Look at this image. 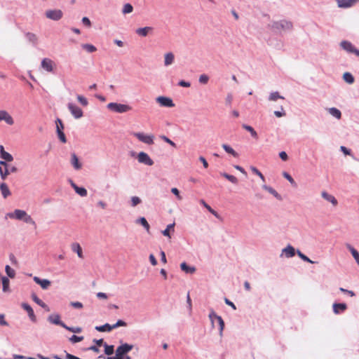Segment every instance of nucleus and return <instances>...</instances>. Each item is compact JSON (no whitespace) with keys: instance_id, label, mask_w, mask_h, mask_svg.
<instances>
[{"instance_id":"nucleus-1","label":"nucleus","mask_w":359,"mask_h":359,"mask_svg":"<svg viewBox=\"0 0 359 359\" xmlns=\"http://www.w3.org/2000/svg\"><path fill=\"white\" fill-rule=\"evenodd\" d=\"M209 318L211 321L212 326L215 325V322L218 324L219 326V334L220 337L223 335V331L224 329V321L220 316H218L213 310H212L209 313Z\"/></svg>"},{"instance_id":"nucleus-2","label":"nucleus","mask_w":359,"mask_h":359,"mask_svg":"<svg viewBox=\"0 0 359 359\" xmlns=\"http://www.w3.org/2000/svg\"><path fill=\"white\" fill-rule=\"evenodd\" d=\"M271 29L273 31H287V30H291L293 27L292 22L286 20H282L279 21H274L273 22L272 25H271Z\"/></svg>"},{"instance_id":"nucleus-3","label":"nucleus","mask_w":359,"mask_h":359,"mask_svg":"<svg viewBox=\"0 0 359 359\" xmlns=\"http://www.w3.org/2000/svg\"><path fill=\"white\" fill-rule=\"evenodd\" d=\"M107 107L108 109L119 114L126 113L132 109L128 104L118 102H110L107 104Z\"/></svg>"},{"instance_id":"nucleus-4","label":"nucleus","mask_w":359,"mask_h":359,"mask_svg":"<svg viewBox=\"0 0 359 359\" xmlns=\"http://www.w3.org/2000/svg\"><path fill=\"white\" fill-rule=\"evenodd\" d=\"M340 47L348 53H352L359 57V49L349 41L343 40L340 43Z\"/></svg>"},{"instance_id":"nucleus-5","label":"nucleus","mask_w":359,"mask_h":359,"mask_svg":"<svg viewBox=\"0 0 359 359\" xmlns=\"http://www.w3.org/2000/svg\"><path fill=\"white\" fill-rule=\"evenodd\" d=\"M133 345L128 343H122L119 345L116 350V354L119 358H123L128 355V353L133 349Z\"/></svg>"},{"instance_id":"nucleus-6","label":"nucleus","mask_w":359,"mask_h":359,"mask_svg":"<svg viewBox=\"0 0 359 359\" xmlns=\"http://www.w3.org/2000/svg\"><path fill=\"white\" fill-rule=\"evenodd\" d=\"M67 108L69 110L71 114L76 119L81 118L83 116L82 109L74 103L69 102L67 104Z\"/></svg>"},{"instance_id":"nucleus-7","label":"nucleus","mask_w":359,"mask_h":359,"mask_svg":"<svg viewBox=\"0 0 359 359\" xmlns=\"http://www.w3.org/2000/svg\"><path fill=\"white\" fill-rule=\"evenodd\" d=\"M45 15L48 19L58 21L62 18L63 13L60 9L47 10L45 13Z\"/></svg>"},{"instance_id":"nucleus-8","label":"nucleus","mask_w":359,"mask_h":359,"mask_svg":"<svg viewBox=\"0 0 359 359\" xmlns=\"http://www.w3.org/2000/svg\"><path fill=\"white\" fill-rule=\"evenodd\" d=\"M137 158L138 162L146 165H153L154 162L150 156L144 151H140L137 154Z\"/></svg>"},{"instance_id":"nucleus-9","label":"nucleus","mask_w":359,"mask_h":359,"mask_svg":"<svg viewBox=\"0 0 359 359\" xmlns=\"http://www.w3.org/2000/svg\"><path fill=\"white\" fill-rule=\"evenodd\" d=\"M135 137H136L140 142L145 143L147 144H154V135L144 134V133H135L134 134Z\"/></svg>"},{"instance_id":"nucleus-10","label":"nucleus","mask_w":359,"mask_h":359,"mask_svg":"<svg viewBox=\"0 0 359 359\" xmlns=\"http://www.w3.org/2000/svg\"><path fill=\"white\" fill-rule=\"evenodd\" d=\"M6 216L11 219L22 221L25 216H27V212L23 210L15 209L13 212L7 213Z\"/></svg>"},{"instance_id":"nucleus-11","label":"nucleus","mask_w":359,"mask_h":359,"mask_svg":"<svg viewBox=\"0 0 359 359\" xmlns=\"http://www.w3.org/2000/svg\"><path fill=\"white\" fill-rule=\"evenodd\" d=\"M156 102L161 106L165 107H173L175 103L172 100L168 97L158 96L156 98Z\"/></svg>"},{"instance_id":"nucleus-12","label":"nucleus","mask_w":359,"mask_h":359,"mask_svg":"<svg viewBox=\"0 0 359 359\" xmlns=\"http://www.w3.org/2000/svg\"><path fill=\"white\" fill-rule=\"evenodd\" d=\"M21 307L27 313V315L30 320L33 323H36L37 319L32 306L26 302L21 304Z\"/></svg>"},{"instance_id":"nucleus-13","label":"nucleus","mask_w":359,"mask_h":359,"mask_svg":"<svg viewBox=\"0 0 359 359\" xmlns=\"http://www.w3.org/2000/svg\"><path fill=\"white\" fill-rule=\"evenodd\" d=\"M47 320L51 324L59 325L62 327H64L65 325V323L61 320L60 315L58 313H53L48 316Z\"/></svg>"},{"instance_id":"nucleus-14","label":"nucleus","mask_w":359,"mask_h":359,"mask_svg":"<svg viewBox=\"0 0 359 359\" xmlns=\"http://www.w3.org/2000/svg\"><path fill=\"white\" fill-rule=\"evenodd\" d=\"M347 309V304L344 302H334L332 304L333 313L336 315L344 313Z\"/></svg>"},{"instance_id":"nucleus-15","label":"nucleus","mask_w":359,"mask_h":359,"mask_svg":"<svg viewBox=\"0 0 359 359\" xmlns=\"http://www.w3.org/2000/svg\"><path fill=\"white\" fill-rule=\"evenodd\" d=\"M295 254H297V250L295 248L291 245L290 244H288L285 248H284L282 250V253L280 254V257H283L284 255L285 257L287 258H291L293 257Z\"/></svg>"},{"instance_id":"nucleus-16","label":"nucleus","mask_w":359,"mask_h":359,"mask_svg":"<svg viewBox=\"0 0 359 359\" xmlns=\"http://www.w3.org/2000/svg\"><path fill=\"white\" fill-rule=\"evenodd\" d=\"M8 162L4 160L0 161V177L2 180H5L8 176Z\"/></svg>"},{"instance_id":"nucleus-17","label":"nucleus","mask_w":359,"mask_h":359,"mask_svg":"<svg viewBox=\"0 0 359 359\" xmlns=\"http://www.w3.org/2000/svg\"><path fill=\"white\" fill-rule=\"evenodd\" d=\"M34 281L39 285L43 290H47L51 285V282L48 279H42L39 277L34 276Z\"/></svg>"},{"instance_id":"nucleus-18","label":"nucleus","mask_w":359,"mask_h":359,"mask_svg":"<svg viewBox=\"0 0 359 359\" xmlns=\"http://www.w3.org/2000/svg\"><path fill=\"white\" fill-rule=\"evenodd\" d=\"M70 163L73 168L76 170H80L82 168V163L74 152L71 154Z\"/></svg>"},{"instance_id":"nucleus-19","label":"nucleus","mask_w":359,"mask_h":359,"mask_svg":"<svg viewBox=\"0 0 359 359\" xmlns=\"http://www.w3.org/2000/svg\"><path fill=\"white\" fill-rule=\"evenodd\" d=\"M53 61L49 58H43L41 60V67L47 71L48 72H52L53 70Z\"/></svg>"},{"instance_id":"nucleus-20","label":"nucleus","mask_w":359,"mask_h":359,"mask_svg":"<svg viewBox=\"0 0 359 359\" xmlns=\"http://www.w3.org/2000/svg\"><path fill=\"white\" fill-rule=\"evenodd\" d=\"M4 121L8 125H13L14 123L12 116L4 110L0 111V121Z\"/></svg>"},{"instance_id":"nucleus-21","label":"nucleus","mask_w":359,"mask_h":359,"mask_svg":"<svg viewBox=\"0 0 359 359\" xmlns=\"http://www.w3.org/2000/svg\"><path fill=\"white\" fill-rule=\"evenodd\" d=\"M0 158L8 163L13 161V156L10 153L5 151L3 145H0Z\"/></svg>"},{"instance_id":"nucleus-22","label":"nucleus","mask_w":359,"mask_h":359,"mask_svg":"<svg viewBox=\"0 0 359 359\" xmlns=\"http://www.w3.org/2000/svg\"><path fill=\"white\" fill-rule=\"evenodd\" d=\"M338 7L348 8L354 5L357 0H337Z\"/></svg>"},{"instance_id":"nucleus-23","label":"nucleus","mask_w":359,"mask_h":359,"mask_svg":"<svg viewBox=\"0 0 359 359\" xmlns=\"http://www.w3.org/2000/svg\"><path fill=\"white\" fill-rule=\"evenodd\" d=\"M321 196L325 200L330 202L334 206H336L338 204V201L336 198L334 196L328 194L327 191H323L321 193Z\"/></svg>"},{"instance_id":"nucleus-24","label":"nucleus","mask_w":359,"mask_h":359,"mask_svg":"<svg viewBox=\"0 0 359 359\" xmlns=\"http://www.w3.org/2000/svg\"><path fill=\"white\" fill-rule=\"evenodd\" d=\"M180 269L182 271L188 274H192L196 271V268L194 266L188 265L185 262L180 264Z\"/></svg>"},{"instance_id":"nucleus-25","label":"nucleus","mask_w":359,"mask_h":359,"mask_svg":"<svg viewBox=\"0 0 359 359\" xmlns=\"http://www.w3.org/2000/svg\"><path fill=\"white\" fill-rule=\"evenodd\" d=\"M262 189L272 194L276 199L282 201V196L273 188L266 184L262 186Z\"/></svg>"},{"instance_id":"nucleus-26","label":"nucleus","mask_w":359,"mask_h":359,"mask_svg":"<svg viewBox=\"0 0 359 359\" xmlns=\"http://www.w3.org/2000/svg\"><path fill=\"white\" fill-rule=\"evenodd\" d=\"M153 30L151 27H140L135 30V33L141 36H147L149 32Z\"/></svg>"},{"instance_id":"nucleus-27","label":"nucleus","mask_w":359,"mask_h":359,"mask_svg":"<svg viewBox=\"0 0 359 359\" xmlns=\"http://www.w3.org/2000/svg\"><path fill=\"white\" fill-rule=\"evenodd\" d=\"M1 280L2 282V290L4 292L10 291V280L8 277L1 276Z\"/></svg>"},{"instance_id":"nucleus-28","label":"nucleus","mask_w":359,"mask_h":359,"mask_svg":"<svg viewBox=\"0 0 359 359\" xmlns=\"http://www.w3.org/2000/svg\"><path fill=\"white\" fill-rule=\"evenodd\" d=\"M0 190L4 198H7L8 196L11 194V192L10 191L7 184L5 182H2L0 184Z\"/></svg>"},{"instance_id":"nucleus-29","label":"nucleus","mask_w":359,"mask_h":359,"mask_svg":"<svg viewBox=\"0 0 359 359\" xmlns=\"http://www.w3.org/2000/svg\"><path fill=\"white\" fill-rule=\"evenodd\" d=\"M222 147L227 154H231L235 158H238L239 156L238 153L236 152L230 145L223 144Z\"/></svg>"},{"instance_id":"nucleus-30","label":"nucleus","mask_w":359,"mask_h":359,"mask_svg":"<svg viewBox=\"0 0 359 359\" xmlns=\"http://www.w3.org/2000/svg\"><path fill=\"white\" fill-rule=\"evenodd\" d=\"M346 248L348 249L350 252L351 253L352 256L355 259L356 263L359 265V252L358 251L355 249L351 245L346 244Z\"/></svg>"},{"instance_id":"nucleus-31","label":"nucleus","mask_w":359,"mask_h":359,"mask_svg":"<svg viewBox=\"0 0 359 359\" xmlns=\"http://www.w3.org/2000/svg\"><path fill=\"white\" fill-rule=\"evenodd\" d=\"M95 330L97 332H109L112 330L111 325L109 323H105L102 325H97L95 327Z\"/></svg>"},{"instance_id":"nucleus-32","label":"nucleus","mask_w":359,"mask_h":359,"mask_svg":"<svg viewBox=\"0 0 359 359\" xmlns=\"http://www.w3.org/2000/svg\"><path fill=\"white\" fill-rule=\"evenodd\" d=\"M25 37L27 41L33 44V46H36L38 42V38L36 35L32 32H26Z\"/></svg>"},{"instance_id":"nucleus-33","label":"nucleus","mask_w":359,"mask_h":359,"mask_svg":"<svg viewBox=\"0 0 359 359\" xmlns=\"http://www.w3.org/2000/svg\"><path fill=\"white\" fill-rule=\"evenodd\" d=\"M175 60V55L172 53L169 52L165 55L164 65L165 66H169L172 65Z\"/></svg>"},{"instance_id":"nucleus-34","label":"nucleus","mask_w":359,"mask_h":359,"mask_svg":"<svg viewBox=\"0 0 359 359\" xmlns=\"http://www.w3.org/2000/svg\"><path fill=\"white\" fill-rule=\"evenodd\" d=\"M72 250L73 252H76L79 257H83V251L81 245L78 243H74L72 245Z\"/></svg>"},{"instance_id":"nucleus-35","label":"nucleus","mask_w":359,"mask_h":359,"mask_svg":"<svg viewBox=\"0 0 359 359\" xmlns=\"http://www.w3.org/2000/svg\"><path fill=\"white\" fill-rule=\"evenodd\" d=\"M242 127H243V128H244L245 130L248 131L253 138H255V139L258 138L257 133L255 131V130L251 126H249L248 124L243 123L242 125Z\"/></svg>"},{"instance_id":"nucleus-36","label":"nucleus","mask_w":359,"mask_h":359,"mask_svg":"<svg viewBox=\"0 0 359 359\" xmlns=\"http://www.w3.org/2000/svg\"><path fill=\"white\" fill-rule=\"evenodd\" d=\"M175 223L173 222L172 224H170L167 226L166 229H164L163 231H162V234L164 236H166V237H168V238H170L171 236H170V231H175Z\"/></svg>"},{"instance_id":"nucleus-37","label":"nucleus","mask_w":359,"mask_h":359,"mask_svg":"<svg viewBox=\"0 0 359 359\" xmlns=\"http://www.w3.org/2000/svg\"><path fill=\"white\" fill-rule=\"evenodd\" d=\"M328 111L332 116H334L337 119H340L341 118V111L336 107L329 108Z\"/></svg>"},{"instance_id":"nucleus-38","label":"nucleus","mask_w":359,"mask_h":359,"mask_svg":"<svg viewBox=\"0 0 359 359\" xmlns=\"http://www.w3.org/2000/svg\"><path fill=\"white\" fill-rule=\"evenodd\" d=\"M137 223L142 225L147 232H149L150 226L145 217H140L137 219Z\"/></svg>"},{"instance_id":"nucleus-39","label":"nucleus","mask_w":359,"mask_h":359,"mask_svg":"<svg viewBox=\"0 0 359 359\" xmlns=\"http://www.w3.org/2000/svg\"><path fill=\"white\" fill-rule=\"evenodd\" d=\"M220 175L224 177V178H226V180H228L229 182H231V183L234 184H238V179L232 175H230V174H228L227 172H220Z\"/></svg>"},{"instance_id":"nucleus-40","label":"nucleus","mask_w":359,"mask_h":359,"mask_svg":"<svg viewBox=\"0 0 359 359\" xmlns=\"http://www.w3.org/2000/svg\"><path fill=\"white\" fill-rule=\"evenodd\" d=\"M342 77H343V79L344 80V81L348 84H352L355 81V79H354V76H353V74L348 72L344 73Z\"/></svg>"},{"instance_id":"nucleus-41","label":"nucleus","mask_w":359,"mask_h":359,"mask_svg":"<svg viewBox=\"0 0 359 359\" xmlns=\"http://www.w3.org/2000/svg\"><path fill=\"white\" fill-rule=\"evenodd\" d=\"M103 347L104 348V354L107 355H111L114 352V346L109 345L106 342L104 343Z\"/></svg>"},{"instance_id":"nucleus-42","label":"nucleus","mask_w":359,"mask_h":359,"mask_svg":"<svg viewBox=\"0 0 359 359\" xmlns=\"http://www.w3.org/2000/svg\"><path fill=\"white\" fill-rule=\"evenodd\" d=\"M5 272L7 275L6 277L8 278H14L15 276V270L11 268L9 265H6L5 266Z\"/></svg>"},{"instance_id":"nucleus-43","label":"nucleus","mask_w":359,"mask_h":359,"mask_svg":"<svg viewBox=\"0 0 359 359\" xmlns=\"http://www.w3.org/2000/svg\"><path fill=\"white\" fill-rule=\"evenodd\" d=\"M75 191V192L79 194V196H82V197H84V196H86L87 194H88V191L86 190V189L83 187H76L75 189H74Z\"/></svg>"},{"instance_id":"nucleus-44","label":"nucleus","mask_w":359,"mask_h":359,"mask_svg":"<svg viewBox=\"0 0 359 359\" xmlns=\"http://www.w3.org/2000/svg\"><path fill=\"white\" fill-rule=\"evenodd\" d=\"M81 47L83 49L86 50L88 53H94L97 50L94 45L90 43H83L81 45Z\"/></svg>"},{"instance_id":"nucleus-45","label":"nucleus","mask_w":359,"mask_h":359,"mask_svg":"<svg viewBox=\"0 0 359 359\" xmlns=\"http://www.w3.org/2000/svg\"><path fill=\"white\" fill-rule=\"evenodd\" d=\"M297 255L304 262H306L308 263H311V264L316 263L315 262L312 261L309 257H307L306 255H304L303 252H302L299 250H297Z\"/></svg>"},{"instance_id":"nucleus-46","label":"nucleus","mask_w":359,"mask_h":359,"mask_svg":"<svg viewBox=\"0 0 359 359\" xmlns=\"http://www.w3.org/2000/svg\"><path fill=\"white\" fill-rule=\"evenodd\" d=\"M278 99H284V97L281 96L278 91L272 92L270 93L269 100L276 101Z\"/></svg>"},{"instance_id":"nucleus-47","label":"nucleus","mask_w":359,"mask_h":359,"mask_svg":"<svg viewBox=\"0 0 359 359\" xmlns=\"http://www.w3.org/2000/svg\"><path fill=\"white\" fill-rule=\"evenodd\" d=\"M63 328L74 333H80L82 332V328L80 327H69L66 324Z\"/></svg>"},{"instance_id":"nucleus-48","label":"nucleus","mask_w":359,"mask_h":359,"mask_svg":"<svg viewBox=\"0 0 359 359\" xmlns=\"http://www.w3.org/2000/svg\"><path fill=\"white\" fill-rule=\"evenodd\" d=\"M133 11V6L130 4L127 3V4H124L122 12L123 14H128V13H132Z\"/></svg>"},{"instance_id":"nucleus-49","label":"nucleus","mask_w":359,"mask_h":359,"mask_svg":"<svg viewBox=\"0 0 359 359\" xmlns=\"http://www.w3.org/2000/svg\"><path fill=\"white\" fill-rule=\"evenodd\" d=\"M283 176L289 181V182L293 186V187H297V183L295 182V181L294 180V179L292 178V177L287 172H283Z\"/></svg>"},{"instance_id":"nucleus-50","label":"nucleus","mask_w":359,"mask_h":359,"mask_svg":"<svg viewBox=\"0 0 359 359\" xmlns=\"http://www.w3.org/2000/svg\"><path fill=\"white\" fill-rule=\"evenodd\" d=\"M250 170H252V172L257 175V176H259L260 177V179L263 181V182H265V177L263 175V174L255 166H251L250 167Z\"/></svg>"},{"instance_id":"nucleus-51","label":"nucleus","mask_w":359,"mask_h":359,"mask_svg":"<svg viewBox=\"0 0 359 359\" xmlns=\"http://www.w3.org/2000/svg\"><path fill=\"white\" fill-rule=\"evenodd\" d=\"M77 100L79 102L83 107H86L88 104V100L83 95H77L76 96Z\"/></svg>"},{"instance_id":"nucleus-52","label":"nucleus","mask_w":359,"mask_h":359,"mask_svg":"<svg viewBox=\"0 0 359 359\" xmlns=\"http://www.w3.org/2000/svg\"><path fill=\"white\" fill-rule=\"evenodd\" d=\"M23 222H25L27 224H32L34 226V228L36 227V222L34 221V219L32 218V217L27 214V216H25L24 219H22Z\"/></svg>"},{"instance_id":"nucleus-53","label":"nucleus","mask_w":359,"mask_h":359,"mask_svg":"<svg viewBox=\"0 0 359 359\" xmlns=\"http://www.w3.org/2000/svg\"><path fill=\"white\" fill-rule=\"evenodd\" d=\"M160 137L165 142L169 144L172 147L177 148V144L172 140H171L170 138H168L167 136L163 135H161Z\"/></svg>"},{"instance_id":"nucleus-54","label":"nucleus","mask_w":359,"mask_h":359,"mask_svg":"<svg viewBox=\"0 0 359 359\" xmlns=\"http://www.w3.org/2000/svg\"><path fill=\"white\" fill-rule=\"evenodd\" d=\"M56 133H57V137H58L59 140L61 141V142L66 143L67 140V137H66L65 134L64 133L63 130H57V131H56Z\"/></svg>"},{"instance_id":"nucleus-55","label":"nucleus","mask_w":359,"mask_h":359,"mask_svg":"<svg viewBox=\"0 0 359 359\" xmlns=\"http://www.w3.org/2000/svg\"><path fill=\"white\" fill-rule=\"evenodd\" d=\"M83 339V336H77V335H75V334H73V335L69 338V341H70L72 344H76V343L80 342V341H81Z\"/></svg>"},{"instance_id":"nucleus-56","label":"nucleus","mask_w":359,"mask_h":359,"mask_svg":"<svg viewBox=\"0 0 359 359\" xmlns=\"http://www.w3.org/2000/svg\"><path fill=\"white\" fill-rule=\"evenodd\" d=\"M121 326H123V327L127 326L126 322H125L123 320H121V319L118 320L115 324L111 325L112 330L116 329L118 327H121Z\"/></svg>"},{"instance_id":"nucleus-57","label":"nucleus","mask_w":359,"mask_h":359,"mask_svg":"<svg viewBox=\"0 0 359 359\" xmlns=\"http://www.w3.org/2000/svg\"><path fill=\"white\" fill-rule=\"evenodd\" d=\"M209 81V76L205 74L199 76L198 81L202 84H206Z\"/></svg>"},{"instance_id":"nucleus-58","label":"nucleus","mask_w":359,"mask_h":359,"mask_svg":"<svg viewBox=\"0 0 359 359\" xmlns=\"http://www.w3.org/2000/svg\"><path fill=\"white\" fill-rule=\"evenodd\" d=\"M142 201L138 196H133L131 198V205L133 207H135L140 203H141Z\"/></svg>"},{"instance_id":"nucleus-59","label":"nucleus","mask_w":359,"mask_h":359,"mask_svg":"<svg viewBox=\"0 0 359 359\" xmlns=\"http://www.w3.org/2000/svg\"><path fill=\"white\" fill-rule=\"evenodd\" d=\"M55 123H56V131H57V130H64V124L62 123V121L60 118H57V119L55 121Z\"/></svg>"},{"instance_id":"nucleus-60","label":"nucleus","mask_w":359,"mask_h":359,"mask_svg":"<svg viewBox=\"0 0 359 359\" xmlns=\"http://www.w3.org/2000/svg\"><path fill=\"white\" fill-rule=\"evenodd\" d=\"M340 151L346 156H351L352 154V151L345 146H341Z\"/></svg>"},{"instance_id":"nucleus-61","label":"nucleus","mask_w":359,"mask_h":359,"mask_svg":"<svg viewBox=\"0 0 359 359\" xmlns=\"http://www.w3.org/2000/svg\"><path fill=\"white\" fill-rule=\"evenodd\" d=\"M31 297L32 299V300L36 304H38L39 306L41 305V304H43V301L39 299L38 297V296L35 294V293H32V295H31Z\"/></svg>"},{"instance_id":"nucleus-62","label":"nucleus","mask_w":359,"mask_h":359,"mask_svg":"<svg viewBox=\"0 0 359 359\" xmlns=\"http://www.w3.org/2000/svg\"><path fill=\"white\" fill-rule=\"evenodd\" d=\"M232 100H233V95L231 93H228L227 95H226V97L225 99V104L226 106L228 107H231V102H232Z\"/></svg>"},{"instance_id":"nucleus-63","label":"nucleus","mask_w":359,"mask_h":359,"mask_svg":"<svg viewBox=\"0 0 359 359\" xmlns=\"http://www.w3.org/2000/svg\"><path fill=\"white\" fill-rule=\"evenodd\" d=\"M179 86L184 88H189L191 86V83L184 80H180L177 84Z\"/></svg>"},{"instance_id":"nucleus-64","label":"nucleus","mask_w":359,"mask_h":359,"mask_svg":"<svg viewBox=\"0 0 359 359\" xmlns=\"http://www.w3.org/2000/svg\"><path fill=\"white\" fill-rule=\"evenodd\" d=\"M93 342L95 344V346H97L98 347L102 346H103L105 343L103 339H94L93 340Z\"/></svg>"}]
</instances>
